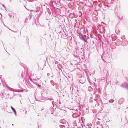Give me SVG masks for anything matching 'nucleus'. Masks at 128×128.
I'll return each mask as SVG.
<instances>
[{
	"label": "nucleus",
	"instance_id": "nucleus-2",
	"mask_svg": "<svg viewBox=\"0 0 128 128\" xmlns=\"http://www.w3.org/2000/svg\"><path fill=\"white\" fill-rule=\"evenodd\" d=\"M11 108L12 110L15 113H16V112L14 108H13L12 106H11Z\"/></svg>",
	"mask_w": 128,
	"mask_h": 128
},
{
	"label": "nucleus",
	"instance_id": "nucleus-1",
	"mask_svg": "<svg viewBox=\"0 0 128 128\" xmlns=\"http://www.w3.org/2000/svg\"><path fill=\"white\" fill-rule=\"evenodd\" d=\"M86 36L85 35H81L80 38L81 39L83 40L85 42H86L87 40L86 38Z\"/></svg>",
	"mask_w": 128,
	"mask_h": 128
}]
</instances>
